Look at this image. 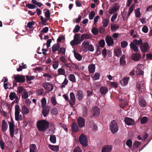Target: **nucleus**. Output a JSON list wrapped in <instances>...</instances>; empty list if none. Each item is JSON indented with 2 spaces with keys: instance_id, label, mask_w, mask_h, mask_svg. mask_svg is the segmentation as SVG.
I'll list each match as a JSON object with an SVG mask.
<instances>
[{
  "instance_id": "nucleus-15",
  "label": "nucleus",
  "mask_w": 152,
  "mask_h": 152,
  "mask_svg": "<svg viewBox=\"0 0 152 152\" xmlns=\"http://www.w3.org/2000/svg\"><path fill=\"white\" fill-rule=\"evenodd\" d=\"M125 123L128 125H133L134 124V121L132 118L126 117L124 118Z\"/></svg>"
},
{
  "instance_id": "nucleus-14",
  "label": "nucleus",
  "mask_w": 152,
  "mask_h": 152,
  "mask_svg": "<svg viewBox=\"0 0 152 152\" xmlns=\"http://www.w3.org/2000/svg\"><path fill=\"white\" fill-rule=\"evenodd\" d=\"M76 98L79 101L81 100L84 96V94L83 91L81 90H78L77 91L76 95Z\"/></svg>"
},
{
  "instance_id": "nucleus-64",
  "label": "nucleus",
  "mask_w": 152,
  "mask_h": 152,
  "mask_svg": "<svg viewBox=\"0 0 152 152\" xmlns=\"http://www.w3.org/2000/svg\"><path fill=\"white\" fill-rule=\"evenodd\" d=\"M44 90L42 88H40L38 89L37 91V93L38 95H42L44 93Z\"/></svg>"
},
{
  "instance_id": "nucleus-48",
  "label": "nucleus",
  "mask_w": 152,
  "mask_h": 152,
  "mask_svg": "<svg viewBox=\"0 0 152 152\" xmlns=\"http://www.w3.org/2000/svg\"><path fill=\"white\" fill-rule=\"evenodd\" d=\"M140 12L139 8H137L135 10V16L137 18H140Z\"/></svg>"
},
{
  "instance_id": "nucleus-53",
  "label": "nucleus",
  "mask_w": 152,
  "mask_h": 152,
  "mask_svg": "<svg viewBox=\"0 0 152 152\" xmlns=\"http://www.w3.org/2000/svg\"><path fill=\"white\" fill-rule=\"evenodd\" d=\"M23 94L22 95V98L23 99H26L28 97V94L27 92L24 90V91L23 92Z\"/></svg>"
},
{
  "instance_id": "nucleus-24",
  "label": "nucleus",
  "mask_w": 152,
  "mask_h": 152,
  "mask_svg": "<svg viewBox=\"0 0 152 152\" xmlns=\"http://www.w3.org/2000/svg\"><path fill=\"white\" fill-rule=\"evenodd\" d=\"M92 37V35L90 34H84L81 35V41L83 40L84 39H88Z\"/></svg>"
},
{
  "instance_id": "nucleus-20",
  "label": "nucleus",
  "mask_w": 152,
  "mask_h": 152,
  "mask_svg": "<svg viewBox=\"0 0 152 152\" xmlns=\"http://www.w3.org/2000/svg\"><path fill=\"white\" fill-rule=\"evenodd\" d=\"M129 79V77H126L124 78L120 82L121 85L123 86H126L128 83V80Z\"/></svg>"
},
{
  "instance_id": "nucleus-13",
  "label": "nucleus",
  "mask_w": 152,
  "mask_h": 152,
  "mask_svg": "<svg viewBox=\"0 0 152 152\" xmlns=\"http://www.w3.org/2000/svg\"><path fill=\"white\" fill-rule=\"evenodd\" d=\"M42 108V113L44 117H46L49 114L50 106L49 105H47L46 107Z\"/></svg>"
},
{
  "instance_id": "nucleus-63",
  "label": "nucleus",
  "mask_w": 152,
  "mask_h": 152,
  "mask_svg": "<svg viewBox=\"0 0 152 152\" xmlns=\"http://www.w3.org/2000/svg\"><path fill=\"white\" fill-rule=\"evenodd\" d=\"M34 22L33 21L28 22L27 24V27L29 28H31L33 27V25H34Z\"/></svg>"
},
{
  "instance_id": "nucleus-22",
  "label": "nucleus",
  "mask_w": 152,
  "mask_h": 152,
  "mask_svg": "<svg viewBox=\"0 0 152 152\" xmlns=\"http://www.w3.org/2000/svg\"><path fill=\"white\" fill-rule=\"evenodd\" d=\"M132 42L136 45H141L143 43L142 40L141 39H139L138 40L137 39H134Z\"/></svg>"
},
{
  "instance_id": "nucleus-28",
  "label": "nucleus",
  "mask_w": 152,
  "mask_h": 152,
  "mask_svg": "<svg viewBox=\"0 0 152 152\" xmlns=\"http://www.w3.org/2000/svg\"><path fill=\"white\" fill-rule=\"evenodd\" d=\"M58 72L59 75H63L66 76L65 71L64 68H59L58 70Z\"/></svg>"
},
{
  "instance_id": "nucleus-27",
  "label": "nucleus",
  "mask_w": 152,
  "mask_h": 152,
  "mask_svg": "<svg viewBox=\"0 0 152 152\" xmlns=\"http://www.w3.org/2000/svg\"><path fill=\"white\" fill-rule=\"evenodd\" d=\"M95 66L94 64H90L88 66V71L90 73H93L95 71Z\"/></svg>"
},
{
  "instance_id": "nucleus-5",
  "label": "nucleus",
  "mask_w": 152,
  "mask_h": 152,
  "mask_svg": "<svg viewBox=\"0 0 152 152\" xmlns=\"http://www.w3.org/2000/svg\"><path fill=\"white\" fill-rule=\"evenodd\" d=\"M79 141L80 144L83 146L88 145V139L86 136L83 134H81L79 137Z\"/></svg>"
},
{
  "instance_id": "nucleus-45",
  "label": "nucleus",
  "mask_w": 152,
  "mask_h": 152,
  "mask_svg": "<svg viewBox=\"0 0 152 152\" xmlns=\"http://www.w3.org/2000/svg\"><path fill=\"white\" fill-rule=\"evenodd\" d=\"M41 102L42 104V107H46V100L45 97L43 98L41 100Z\"/></svg>"
},
{
  "instance_id": "nucleus-21",
  "label": "nucleus",
  "mask_w": 152,
  "mask_h": 152,
  "mask_svg": "<svg viewBox=\"0 0 152 152\" xmlns=\"http://www.w3.org/2000/svg\"><path fill=\"white\" fill-rule=\"evenodd\" d=\"M111 151V147L109 145L104 146L102 149V152H110Z\"/></svg>"
},
{
  "instance_id": "nucleus-19",
  "label": "nucleus",
  "mask_w": 152,
  "mask_h": 152,
  "mask_svg": "<svg viewBox=\"0 0 152 152\" xmlns=\"http://www.w3.org/2000/svg\"><path fill=\"white\" fill-rule=\"evenodd\" d=\"M129 45L131 49L132 50L134 51L137 53L138 52L139 49L138 47L137 46V45H134L132 42H131Z\"/></svg>"
},
{
  "instance_id": "nucleus-7",
  "label": "nucleus",
  "mask_w": 152,
  "mask_h": 152,
  "mask_svg": "<svg viewBox=\"0 0 152 152\" xmlns=\"http://www.w3.org/2000/svg\"><path fill=\"white\" fill-rule=\"evenodd\" d=\"M141 51L142 52H146L148 51L150 47L147 42H144L140 46Z\"/></svg>"
},
{
  "instance_id": "nucleus-49",
  "label": "nucleus",
  "mask_w": 152,
  "mask_h": 152,
  "mask_svg": "<svg viewBox=\"0 0 152 152\" xmlns=\"http://www.w3.org/2000/svg\"><path fill=\"white\" fill-rule=\"evenodd\" d=\"M132 142L131 139L128 140L126 142V145L128 146L130 148H131L132 146Z\"/></svg>"
},
{
  "instance_id": "nucleus-54",
  "label": "nucleus",
  "mask_w": 152,
  "mask_h": 152,
  "mask_svg": "<svg viewBox=\"0 0 152 152\" xmlns=\"http://www.w3.org/2000/svg\"><path fill=\"white\" fill-rule=\"evenodd\" d=\"M26 6L30 9H34L37 8V6L35 5L31 4H26Z\"/></svg>"
},
{
  "instance_id": "nucleus-56",
  "label": "nucleus",
  "mask_w": 152,
  "mask_h": 152,
  "mask_svg": "<svg viewBox=\"0 0 152 152\" xmlns=\"http://www.w3.org/2000/svg\"><path fill=\"white\" fill-rule=\"evenodd\" d=\"M99 44L101 47L103 48L105 45V42L104 40L102 39L99 41Z\"/></svg>"
},
{
  "instance_id": "nucleus-23",
  "label": "nucleus",
  "mask_w": 152,
  "mask_h": 152,
  "mask_svg": "<svg viewBox=\"0 0 152 152\" xmlns=\"http://www.w3.org/2000/svg\"><path fill=\"white\" fill-rule=\"evenodd\" d=\"M125 55H123L120 58V64L121 66H124L126 64V61L125 60Z\"/></svg>"
},
{
  "instance_id": "nucleus-17",
  "label": "nucleus",
  "mask_w": 152,
  "mask_h": 152,
  "mask_svg": "<svg viewBox=\"0 0 152 152\" xmlns=\"http://www.w3.org/2000/svg\"><path fill=\"white\" fill-rule=\"evenodd\" d=\"M132 59L136 61H139L141 58V55L139 53H136L132 54Z\"/></svg>"
},
{
  "instance_id": "nucleus-18",
  "label": "nucleus",
  "mask_w": 152,
  "mask_h": 152,
  "mask_svg": "<svg viewBox=\"0 0 152 152\" xmlns=\"http://www.w3.org/2000/svg\"><path fill=\"white\" fill-rule=\"evenodd\" d=\"M8 126L7 123L4 120L2 121V130L3 132H5L8 129Z\"/></svg>"
},
{
  "instance_id": "nucleus-6",
  "label": "nucleus",
  "mask_w": 152,
  "mask_h": 152,
  "mask_svg": "<svg viewBox=\"0 0 152 152\" xmlns=\"http://www.w3.org/2000/svg\"><path fill=\"white\" fill-rule=\"evenodd\" d=\"M12 122H8L9 125V131L10 136L13 137L14 135V121L12 118H11Z\"/></svg>"
},
{
  "instance_id": "nucleus-40",
  "label": "nucleus",
  "mask_w": 152,
  "mask_h": 152,
  "mask_svg": "<svg viewBox=\"0 0 152 152\" xmlns=\"http://www.w3.org/2000/svg\"><path fill=\"white\" fill-rule=\"evenodd\" d=\"M139 102L140 105L142 107H145L147 105V103L145 101L142 99H140Z\"/></svg>"
},
{
  "instance_id": "nucleus-52",
  "label": "nucleus",
  "mask_w": 152,
  "mask_h": 152,
  "mask_svg": "<svg viewBox=\"0 0 152 152\" xmlns=\"http://www.w3.org/2000/svg\"><path fill=\"white\" fill-rule=\"evenodd\" d=\"M45 15L47 19H50V13L49 9L47 10L45 13Z\"/></svg>"
},
{
  "instance_id": "nucleus-11",
  "label": "nucleus",
  "mask_w": 152,
  "mask_h": 152,
  "mask_svg": "<svg viewBox=\"0 0 152 152\" xmlns=\"http://www.w3.org/2000/svg\"><path fill=\"white\" fill-rule=\"evenodd\" d=\"M43 87L47 90L49 91H52L53 89V85L48 82L44 83L42 84Z\"/></svg>"
},
{
  "instance_id": "nucleus-25",
  "label": "nucleus",
  "mask_w": 152,
  "mask_h": 152,
  "mask_svg": "<svg viewBox=\"0 0 152 152\" xmlns=\"http://www.w3.org/2000/svg\"><path fill=\"white\" fill-rule=\"evenodd\" d=\"M49 19H47L46 18H44L42 16H40L41 21L39 22V24H41L42 25L45 26L47 25L46 23Z\"/></svg>"
},
{
  "instance_id": "nucleus-43",
  "label": "nucleus",
  "mask_w": 152,
  "mask_h": 152,
  "mask_svg": "<svg viewBox=\"0 0 152 152\" xmlns=\"http://www.w3.org/2000/svg\"><path fill=\"white\" fill-rule=\"evenodd\" d=\"M50 140L52 143H55L56 142V138L55 135H51L50 138Z\"/></svg>"
},
{
  "instance_id": "nucleus-31",
  "label": "nucleus",
  "mask_w": 152,
  "mask_h": 152,
  "mask_svg": "<svg viewBox=\"0 0 152 152\" xmlns=\"http://www.w3.org/2000/svg\"><path fill=\"white\" fill-rule=\"evenodd\" d=\"M60 47V45L58 44H54L52 47V50L53 52H55L58 50Z\"/></svg>"
},
{
  "instance_id": "nucleus-9",
  "label": "nucleus",
  "mask_w": 152,
  "mask_h": 152,
  "mask_svg": "<svg viewBox=\"0 0 152 152\" xmlns=\"http://www.w3.org/2000/svg\"><path fill=\"white\" fill-rule=\"evenodd\" d=\"M108 46H112L114 44L113 39L110 36L107 35L105 38Z\"/></svg>"
},
{
  "instance_id": "nucleus-38",
  "label": "nucleus",
  "mask_w": 152,
  "mask_h": 152,
  "mask_svg": "<svg viewBox=\"0 0 152 152\" xmlns=\"http://www.w3.org/2000/svg\"><path fill=\"white\" fill-rule=\"evenodd\" d=\"M68 79L69 80L73 82H76L75 76L73 74H71L69 75Z\"/></svg>"
},
{
  "instance_id": "nucleus-26",
  "label": "nucleus",
  "mask_w": 152,
  "mask_h": 152,
  "mask_svg": "<svg viewBox=\"0 0 152 152\" xmlns=\"http://www.w3.org/2000/svg\"><path fill=\"white\" fill-rule=\"evenodd\" d=\"M30 152H36L37 148L35 144H31L30 145Z\"/></svg>"
},
{
  "instance_id": "nucleus-44",
  "label": "nucleus",
  "mask_w": 152,
  "mask_h": 152,
  "mask_svg": "<svg viewBox=\"0 0 152 152\" xmlns=\"http://www.w3.org/2000/svg\"><path fill=\"white\" fill-rule=\"evenodd\" d=\"M119 28V26L118 25L115 24L111 26V29L112 31L115 32L116 30H118Z\"/></svg>"
},
{
  "instance_id": "nucleus-41",
  "label": "nucleus",
  "mask_w": 152,
  "mask_h": 152,
  "mask_svg": "<svg viewBox=\"0 0 152 152\" xmlns=\"http://www.w3.org/2000/svg\"><path fill=\"white\" fill-rule=\"evenodd\" d=\"M66 49L64 47L61 48H59L58 53V54H65Z\"/></svg>"
},
{
  "instance_id": "nucleus-39",
  "label": "nucleus",
  "mask_w": 152,
  "mask_h": 152,
  "mask_svg": "<svg viewBox=\"0 0 152 152\" xmlns=\"http://www.w3.org/2000/svg\"><path fill=\"white\" fill-rule=\"evenodd\" d=\"M148 119L147 117H142L140 120V123L142 124H144L146 123L148 121Z\"/></svg>"
},
{
  "instance_id": "nucleus-46",
  "label": "nucleus",
  "mask_w": 152,
  "mask_h": 152,
  "mask_svg": "<svg viewBox=\"0 0 152 152\" xmlns=\"http://www.w3.org/2000/svg\"><path fill=\"white\" fill-rule=\"evenodd\" d=\"M16 97V94L15 92H11L9 95V98L11 100H13Z\"/></svg>"
},
{
  "instance_id": "nucleus-33",
  "label": "nucleus",
  "mask_w": 152,
  "mask_h": 152,
  "mask_svg": "<svg viewBox=\"0 0 152 152\" xmlns=\"http://www.w3.org/2000/svg\"><path fill=\"white\" fill-rule=\"evenodd\" d=\"M72 130L74 132H77L78 131V128L77 124L73 122L72 124Z\"/></svg>"
},
{
  "instance_id": "nucleus-4",
  "label": "nucleus",
  "mask_w": 152,
  "mask_h": 152,
  "mask_svg": "<svg viewBox=\"0 0 152 152\" xmlns=\"http://www.w3.org/2000/svg\"><path fill=\"white\" fill-rule=\"evenodd\" d=\"M92 115L90 117L92 118L94 117H96L99 116L100 114V109L97 106H93L92 108Z\"/></svg>"
},
{
  "instance_id": "nucleus-47",
  "label": "nucleus",
  "mask_w": 152,
  "mask_h": 152,
  "mask_svg": "<svg viewBox=\"0 0 152 152\" xmlns=\"http://www.w3.org/2000/svg\"><path fill=\"white\" fill-rule=\"evenodd\" d=\"M135 7L134 4H132V5L129 8V12L128 13V16H129L131 13L132 12L134 8Z\"/></svg>"
},
{
  "instance_id": "nucleus-51",
  "label": "nucleus",
  "mask_w": 152,
  "mask_h": 152,
  "mask_svg": "<svg viewBox=\"0 0 152 152\" xmlns=\"http://www.w3.org/2000/svg\"><path fill=\"white\" fill-rule=\"evenodd\" d=\"M95 13L94 11H92L89 15V18L90 20H92L95 15Z\"/></svg>"
},
{
  "instance_id": "nucleus-62",
  "label": "nucleus",
  "mask_w": 152,
  "mask_h": 152,
  "mask_svg": "<svg viewBox=\"0 0 152 152\" xmlns=\"http://www.w3.org/2000/svg\"><path fill=\"white\" fill-rule=\"evenodd\" d=\"M102 23L103 25V26H104V27H106L107 26L108 24V20L106 18L104 20H103Z\"/></svg>"
},
{
  "instance_id": "nucleus-58",
  "label": "nucleus",
  "mask_w": 152,
  "mask_h": 152,
  "mask_svg": "<svg viewBox=\"0 0 152 152\" xmlns=\"http://www.w3.org/2000/svg\"><path fill=\"white\" fill-rule=\"evenodd\" d=\"M80 29V26L79 25H77L73 30V32L74 33L77 32Z\"/></svg>"
},
{
  "instance_id": "nucleus-35",
  "label": "nucleus",
  "mask_w": 152,
  "mask_h": 152,
  "mask_svg": "<svg viewBox=\"0 0 152 152\" xmlns=\"http://www.w3.org/2000/svg\"><path fill=\"white\" fill-rule=\"evenodd\" d=\"M74 55L75 58L78 61H80L82 59V56L78 53L74 52Z\"/></svg>"
},
{
  "instance_id": "nucleus-61",
  "label": "nucleus",
  "mask_w": 152,
  "mask_h": 152,
  "mask_svg": "<svg viewBox=\"0 0 152 152\" xmlns=\"http://www.w3.org/2000/svg\"><path fill=\"white\" fill-rule=\"evenodd\" d=\"M68 81L67 79L65 78L64 81L62 83L61 86V88H63L65 87V86L67 84Z\"/></svg>"
},
{
  "instance_id": "nucleus-10",
  "label": "nucleus",
  "mask_w": 152,
  "mask_h": 152,
  "mask_svg": "<svg viewBox=\"0 0 152 152\" xmlns=\"http://www.w3.org/2000/svg\"><path fill=\"white\" fill-rule=\"evenodd\" d=\"M15 118L16 121L19 120V114L20 111V107L18 104H16L15 106Z\"/></svg>"
},
{
  "instance_id": "nucleus-59",
  "label": "nucleus",
  "mask_w": 152,
  "mask_h": 152,
  "mask_svg": "<svg viewBox=\"0 0 152 152\" xmlns=\"http://www.w3.org/2000/svg\"><path fill=\"white\" fill-rule=\"evenodd\" d=\"M59 66V63L57 61H55L54 62L53 64V66L54 69H56Z\"/></svg>"
},
{
  "instance_id": "nucleus-29",
  "label": "nucleus",
  "mask_w": 152,
  "mask_h": 152,
  "mask_svg": "<svg viewBox=\"0 0 152 152\" xmlns=\"http://www.w3.org/2000/svg\"><path fill=\"white\" fill-rule=\"evenodd\" d=\"M108 91V89L106 87H102L100 88V92L103 95L105 94Z\"/></svg>"
},
{
  "instance_id": "nucleus-36",
  "label": "nucleus",
  "mask_w": 152,
  "mask_h": 152,
  "mask_svg": "<svg viewBox=\"0 0 152 152\" xmlns=\"http://www.w3.org/2000/svg\"><path fill=\"white\" fill-rule=\"evenodd\" d=\"M22 110L23 113L25 114H27L29 113V110L27 107L25 105H23L22 108Z\"/></svg>"
},
{
  "instance_id": "nucleus-42",
  "label": "nucleus",
  "mask_w": 152,
  "mask_h": 152,
  "mask_svg": "<svg viewBox=\"0 0 152 152\" xmlns=\"http://www.w3.org/2000/svg\"><path fill=\"white\" fill-rule=\"evenodd\" d=\"M32 2L34 4L37 5L38 7H40L42 5V4L36 0H32Z\"/></svg>"
},
{
  "instance_id": "nucleus-3",
  "label": "nucleus",
  "mask_w": 152,
  "mask_h": 152,
  "mask_svg": "<svg viewBox=\"0 0 152 152\" xmlns=\"http://www.w3.org/2000/svg\"><path fill=\"white\" fill-rule=\"evenodd\" d=\"M110 128L113 134H115L118 132V126L115 121H111L110 125Z\"/></svg>"
},
{
  "instance_id": "nucleus-1",
  "label": "nucleus",
  "mask_w": 152,
  "mask_h": 152,
  "mask_svg": "<svg viewBox=\"0 0 152 152\" xmlns=\"http://www.w3.org/2000/svg\"><path fill=\"white\" fill-rule=\"evenodd\" d=\"M49 123L46 120H43L37 121V126L39 131L45 132L48 128Z\"/></svg>"
},
{
  "instance_id": "nucleus-8",
  "label": "nucleus",
  "mask_w": 152,
  "mask_h": 152,
  "mask_svg": "<svg viewBox=\"0 0 152 152\" xmlns=\"http://www.w3.org/2000/svg\"><path fill=\"white\" fill-rule=\"evenodd\" d=\"M14 79L16 82L20 83H23L25 81V76L23 75H16L14 77Z\"/></svg>"
},
{
  "instance_id": "nucleus-16",
  "label": "nucleus",
  "mask_w": 152,
  "mask_h": 152,
  "mask_svg": "<svg viewBox=\"0 0 152 152\" xmlns=\"http://www.w3.org/2000/svg\"><path fill=\"white\" fill-rule=\"evenodd\" d=\"M85 121L84 119L82 117L79 118L77 119V123L80 127L81 128L85 126Z\"/></svg>"
},
{
  "instance_id": "nucleus-37",
  "label": "nucleus",
  "mask_w": 152,
  "mask_h": 152,
  "mask_svg": "<svg viewBox=\"0 0 152 152\" xmlns=\"http://www.w3.org/2000/svg\"><path fill=\"white\" fill-rule=\"evenodd\" d=\"M91 32L94 35H97L99 33V30L96 28L94 27L92 28Z\"/></svg>"
},
{
  "instance_id": "nucleus-57",
  "label": "nucleus",
  "mask_w": 152,
  "mask_h": 152,
  "mask_svg": "<svg viewBox=\"0 0 152 152\" xmlns=\"http://www.w3.org/2000/svg\"><path fill=\"white\" fill-rule=\"evenodd\" d=\"M43 76L44 77H47V81H50V79L52 78V77L50 75L47 74V73H45L44 74Z\"/></svg>"
},
{
  "instance_id": "nucleus-30",
  "label": "nucleus",
  "mask_w": 152,
  "mask_h": 152,
  "mask_svg": "<svg viewBox=\"0 0 152 152\" xmlns=\"http://www.w3.org/2000/svg\"><path fill=\"white\" fill-rule=\"evenodd\" d=\"M48 147L52 151H57L59 150V147L58 145H54L49 144Z\"/></svg>"
},
{
  "instance_id": "nucleus-55",
  "label": "nucleus",
  "mask_w": 152,
  "mask_h": 152,
  "mask_svg": "<svg viewBox=\"0 0 152 152\" xmlns=\"http://www.w3.org/2000/svg\"><path fill=\"white\" fill-rule=\"evenodd\" d=\"M128 45V42L125 41H123L121 43V47L123 48H126L127 46Z\"/></svg>"
},
{
  "instance_id": "nucleus-60",
  "label": "nucleus",
  "mask_w": 152,
  "mask_h": 152,
  "mask_svg": "<svg viewBox=\"0 0 152 152\" xmlns=\"http://www.w3.org/2000/svg\"><path fill=\"white\" fill-rule=\"evenodd\" d=\"M52 114L54 115H56L58 113V110L56 107L53 108L51 110Z\"/></svg>"
},
{
  "instance_id": "nucleus-34",
  "label": "nucleus",
  "mask_w": 152,
  "mask_h": 152,
  "mask_svg": "<svg viewBox=\"0 0 152 152\" xmlns=\"http://www.w3.org/2000/svg\"><path fill=\"white\" fill-rule=\"evenodd\" d=\"M88 108L85 106L83 107V116L84 117H86L87 115Z\"/></svg>"
},
{
  "instance_id": "nucleus-50",
  "label": "nucleus",
  "mask_w": 152,
  "mask_h": 152,
  "mask_svg": "<svg viewBox=\"0 0 152 152\" xmlns=\"http://www.w3.org/2000/svg\"><path fill=\"white\" fill-rule=\"evenodd\" d=\"M51 102L52 104L54 105L55 106L57 104V102L56 99V97L55 96H52L51 97Z\"/></svg>"
},
{
  "instance_id": "nucleus-2",
  "label": "nucleus",
  "mask_w": 152,
  "mask_h": 152,
  "mask_svg": "<svg viewBox=\"0 0 152 152\" xmlns=\"http://www.w3.org/2000/svg\"><path fill=\"white\" fill-rule=\"evenodd\" d=\"M82 48L83 51L86 52L89 50L91 52H93L94 50V48L92 44H90L88 41H85L82 43Z\"/></svg>"
},
{
  "instance_id": "nucleus-12",
  "label": "nucleus",
  "mask_w": 152,
  "mask_h": 152,
  "mask_svg": "<svg viewBox=\"0 0 152 152\" xmlns=\"http://www.w3.org/2000/svg\"><path fill=\"white\" fill-rule=\"evenodd\" d=\"M70 101L69 102L71 107H73L75 104V96L73 92H71L70 94Z\"/></svg>"
},
{
  "instance_id": "nucleus-32",
  "label": "nucleus",
  "mask_w": 152,
  "mask_h": 152,
  "mask_svg": "<svg viewBox=\"0 0 152 152\" xmlns=\"http://www.w3.org/2000/svg\"><path fill=\"white\" fill-rule=\"evenodd\" d=\"M141 143V142H140L137 141H135L133 143V146L132 150L133 151L135 148L138 147L140 145Z\"/></svg>"
}]
</instances>
